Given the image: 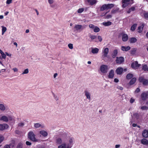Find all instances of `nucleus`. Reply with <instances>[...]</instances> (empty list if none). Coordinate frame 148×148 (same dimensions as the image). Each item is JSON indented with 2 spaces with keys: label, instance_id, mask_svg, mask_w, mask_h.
Returning <instances> with one entry per match:
<instances>
[{
  "label": "nucleus",
  "instance_id": "58",
  "mask_svg": "<svg viewBox=\"0 0 148 148\" xmlns=\"http://www.w3.org/2000/svg\"><path fill=\"white\" fill-rule=\"evenodd\" d=\"M130 10H131V11H134L135 10V8L134 7H131L130 8Z\"/></svg>",
  "mask_w": 148,
  "mask_h": 148
},
{
  "label": "nucleus",
  "instance_id": "40",
  "mask_svg": "<svg viewBox=\"0 0 148 148\" xmlns=\"http://www.w3.org/2000/svg\"><path fill=\"white\" fill-rule=\"evenodd\" d=\"M140 109L142 110H147L148 109V107L145 106H143L141 107Z\"/></svg>",
  "mask_w": 148,
  "mask_h": 148
},
{
  "label": "nucleus",
  "instance_id": "15",
  "mask_svg": "<svg viewBox=\"0 0 148 148\" xmlns=\"http://www.w3.org/2000/svg\"><path fill=\"white\" fill-rule=\"evenodd\" d=\"M118 53L117 49H115L113 51V53L112 54V56L113 58H115L117 56Z\"/></svg>",
  "mask_w": 148,
  "mask_h": 148
},
{
  "label": "nucleus",
  "instance_id": "51",
  "mask_svg": "<svg viewBox=\"0 0 148 148\" xmlns=\"http://www.w3.org/2000/svg\"><path fill=\"white\" fill-rule=\"evenodd\" d=\"M10 147H11L12 148H13L14 146V143H10L9 145Z\"/></svg>",
  "mask_w": 148,
  "mask_h": 148
},
{
  "label": "nucleus",
  "instance_id": "19",
  "mask_svg": "<svg viewBox=\"0 0 148 148\" xmlns=\"http://www.w3.org/2000/svg\"><path fill=\"white\" fill-rule=\"evenodd\" d=\"M137 41V39L135 37H132L129 39V41L130 43H134Z\"/></svg>",
  "mask_w": 148,
  "mask_h": 148
},
{
  "label": "nucleus",
  "instance_id": "7",
  "mask_svg": "<svg viewBox=\"0 0 148 148\" xmlns=\"http://www.w3.org/2000/svg\"><path fill=\"white\" fill-rule=\"evenodd\" d=\"M120 35L122 36V39L123 41L126 42L128 40V36L127 34L122 33L120 34Z\"/></svg>",
  "mask_w": 148,
  "mask_h": 148
},
{
  "label": "nucleus",
  "instance_id": "54",
  "mask_svg": "<svg viewBox=\"0 0 148 148\" xmlns=\"http://www.w3.org/2000/svg\"><path fill=\"white\" fill-rule=\"evenodd\" d=\"M12 0H7L6 1V3L7 4H10Z\"/></svg>",
  "mask_w": 148,
  "mask_h": 148
},
{
  "label": "nucleus",
  "instance_id": "20",
  "mask_svg": "<svg viewBox=\"0 0 148 148\" xmlns=\"http://www.w3.org/2000/svg\"><path fill=\"white\" fill-rule=\"evenodd\" d=\"M141 143L144 145H148V140L146 139L143 138L141 140Z\"/></svg>",
  "mask_w": 148,
  "mask_h": 148
},
{
  "label": "nucleus",
  "instance_id": "31",
  "mask_svg": "<svg viewBox=\"0 0 148 148\" xmlns=\"http://www.w3.org/2000/svg\"><path fill=\"white\" fill-rule=\"evenodd\" d=\"M136 49L135 48H134L132 49L130 51V53L132 55H134L136 53Z\"/></svg>",
  "mask_w": 148,
  "mask_h": 148
},
{
  "label": "nucleus",
  "instance_id": "55",
  "mask_svg": "<svg viewBox=\"0 0 148 148\" xmlns=\"http://www.w3.org/2000/svg\"><path fill=\"white\" fill-rule=\"evenodd\" d=\"M26 144L27 145H29V146L31 145V144H32L31 143H30V142L28 141H27L26 142Z\"/></svg>",
  "mask_w": 148,
  "mask_h": 148
},
{
  "label": "nucleus",
  "instance_id": "60",
  "mask_svg": "<svg viewBox=\"0 0 148 148\" xmlns=\"http://www.w3.org/2000/svg\"><path fill=\"white\" fill-rule=\"evenodd\" d=\"M48 2L50 4H51L53 2V0H48Z\"/></svg>",
  "mask_w": 148,
  "mask_h": 148
},
{
  "label": "nucleus",
  "instance_id": "23",
  "mask_svg": "<svg viewBox=\"0 0 148 148\" xmlns=\"http://www.w3.org/2000/svg\"><path fill=\"white\" fill-rule=\"evenodd\" d=\"M58 148H70L69 146L66 147V143H63L61 145L59 146Z\"/></svg>",
  "mask_w": 148,
  "mask_h": 148
},
{
  "label": "nucleus",
  "instance_id": "17",
  "mask_svg": "<svg viewBox=\"0 0 148 148\" xmlns=\"http://www.w3.org/2000/svg\"><path fill=\"white\" fill-rule=\"evenodd\" d=\"M136 77L132 78L129 83V84L130 85H132L134 84L136 81Z\"/></svg>",
  "mask_w": 148,
  "mask_h": 148
},
{
  "label": "nucleus",
  "instance_id": "56",
  "mask_svg": "<svg viewBox=\"0 0 148 148\" xmlns=\"http://www.w3.org/2000/svg\"><path fill=\"white\" fill-rule=\"evenodd\" d=\"M24 125V124L23 123H20L18 124V126H23Z\"/></svg>",
  "mask_w": 148,
  "mask_h": 148
},
{
  "label": "nucleus",
  "instance_id": "12",
  "mask_svg": "<svg viewBox=\"0 0 148 148\" xmlns=\"http://www.w3.org/2000/svg\"><path fill=\"white\" fill-rule=\"evenodd\" d=\"M131 49V47L129 46L125 47L124 46H122L121 47V49L123 51H127L130 50Z\"/></svg>",
  "mask_w": 148,
  "mask_h": 148
},
{
  "label": "nucleus",
  "instance_id": "13",
  "mask_svg": "<svg viewBox=\"0 0 148 148\" xmlns=\"http://www.w3.org/2000/svg\"><path fill=\"white\" fill-rule=\"evenodd\" d=\"M114 71L113 69H111L109 73V74L108 75L109 78L112 79L114 76Z\"/></svg>",
  "mask_w": 148,
  "mask_h": 148
},
{
  "label": "nucleus",
  "instance_id": "48",
  "mask_svg": "<svg viewBox=\"0 0 148 148\" xmlns=\"http://www.w3.org/2000/svg\"><path fill=\"white\" fill-rule=\"evenodd\" d=\"M130 1V0H122V3H127Z\"/></svg>",
  "mask_w": 148,
  "mask_h": 148
},
{
  "label": "nucleus",
  "instance_id": "52",
  "mask_svg": "<svg viewBox=\"0 0 148 148\" xmlns=\"http://www.w3.org/2000/svg\"><path fill=\"white\" fill-rule=\"evenodd\" d=\"M141 27L140 26L138 27V32L139 33H140L142 32V30H141Z\"/></svg>",
  "mask_w": 148,
  "mask_h": 148
},
{
  "label": "nucleus",
  "instance_id": "29",
  "mask_svg": "<svg viewBox=\"0 0 148 148\" xmlns=\"http://www.w3.org/2000/svg\"><path fill=\"white\" fill-rule=\"evenodd\" d=\"M119 8L113 9L112 10L111 13L112 14H115L119 12Z\"/></svg>",
  "mask_w": 148,
  "mask_h": 148
},
{
  "label": "nucleus",
  "instance_id": "44",
  "mask_svg": "<svg viewBox=\"0 0 148 148\" xmlns=\"http://www.w3.org/2000/svg\"><path fill=\"white\" fill-rule=\"evenodd\" d=\"M68 47L70 49H72L73 48V45L71 43H69L68 45Z\"/></svg>",
  "mask_w": 148,
  "mask_h": 148
},
{
  "label": "nucleus",
  "instance_id": "26",
  "mask_svg": "<svg viewBox=\"0 0 148 148\" xmlns=\"http://www.w3.org/2000/svg\"><path fill=\"white\" fill-rule=\"evenodd\" d=\"M99 49H98L95 48L93 49L92 50V52L93 53H97L99 51Z\"/></svg>",
  "mask_w": 148,
  "mask_h": 148
},
{
  "label": "nucleus",
  "instance_id": "22",
  "mask_svg": "<svg viewBox=\"0 0 148 148\" xmlns=\"http://www.w3.org/2000/svg\"><path fill=\"white\" fill-rule=\"evenodd\" d=\"M40 133L44 137L46 136L47 135V132L44 130H41L40 131Z\"/></svg>",
  "mask_w": 148,
  "mask_h": 148
},
{
  "label": "nucleus",
  "instance_id": "16",
  "mask_svg": "<svg viewBox=\"0 0 148 148\" xmlns=\"http://www.w3.org/2000/svg\"><path fill=\"white\" fill-rule=\"evenodd\" d=\"M87 2L90 3V5H93L97 2L96 0H87Z\"/></svg>",
  "mask_w": 148,
  "mask_h": 148
},
{
  "label": "nucleus",
  "instance_id": "53",
  "mask_svg": "<svg viewBox=\"0 0 148 148\" xmlns=\"http://www.w3.org/2000/svg\"><path fill=\"white\" fill-rule=\"evenodd\" d=\"M1 56L3 58L5 59L6 58V55L4 53L1 54Z\"/></svg>",
  "mask_w": 148,
  "mask_h": 148
},
{
  "label": "nucleus",
  "instance_id": "3",
  "mask_svg": "<svg viewBox=\"0 0 148 148\" xmlns=\"http://www.w3.org/2000/svg\"><path fill=\"white\" fill-rule=\"evenodd\" d=\"M138 80L140 82L142 83L144 85H148V79H145L143 76H140L139 77Z\"/></svg>",
  "mask_w": 148,
  "mask_h": 148
},
{
  "label": "nucleus",
  "instance_id": "61",
  "mask_svg": "<svg viewBox=\"0 0 148 148\" xmlns=\"http://www.w3.org/2000/svg\"><path fill=\"white\" fill-rule=\"evenodd\" d=\"M140 91V89L139 88H137L135 91V92H137V93H138V92H139Z\"/></svg>",
  "mask_w": 148,
  "mask_h": 148
},
{
  "label": "nucleus",
  "instance_id": "64",
  "mask_svg": "<svg viewBox=\"0 0 148 148\" xmlns=\"http://www.w3.org/2000/svg\"><path fill=\"white\" fill-rule=\"evenodd\" d=\"M118 88L121 90H122L123 89V87L121 86H118Z\"/></svg>",
  "mask_w": 148,
  "mask_h": 148
},
{
  "label": "nucleus",
  "instance_id": "24",
  "mask_svg": "<svg viewBox=\"0 0 148 148\" xmlns=\"http://www.w3.org/2000/svg\"><path fill=\"white\" fill-rule=\"evenodd\" d=\"M85 95L86 97V98L89 99H90V93L89 92L87 91L86 90L85 91Z\"/></svg>",
  "mask_w": 148,
  "mask_h": 148
},
{
  "label": "nucleus",
  "instance_id": "47",
  "mask_svg": "<svg viewBox=\"0 0 148 148\" xmlns=\"http://www.w3.org/2000/svg\"><path fill=\"white\" fill-rule=\"evenodd\" d=\"M90 37L92 40H93L97 38V36L95 35H92Z\"/></svg>",
  "mask_w": 148,
  "mask_h": 148
},
{
  "label": "nucleus",
  "instance_id": "50",
  "mask_svg": "<svg viewBox=\"0 0 148 148\" xmlns=\"http://www.w3.org/2000/svg\"><path fill=\"white\" fill-rule=\"evenodd\" d=\"M4 137L2 136H0V143H1L4 140Z\"/></svg>",
  "mask_w": 148,
  "mask_h": 148
},
{
  "label": "nucleus",
  "instance_id": "27",
  "mask_svg": "<svg viewBox=\"0 0 148 148\" xmlns=\"http://www.w3.org/2000/svg\"><path fill=\"white\" fill-rule=\"evenodd\" d=\"M112 23L110 21H108L107 22H103V25L106 26H108L110 25H111Z\"/></svg>",
  "mask_w": 148,
  "mask_h": 148
},
{
  "label": "nucleus",
  "instance_id": "43",
  "mask_svg": "<svg viewBox=\"0 0 148 148\" xmlns=\"http://www.w3.org/2000/svg\"><path fill=\"white\" fill-rule=\"evenodd\" d=\"M29 72V70L27 69L25 70L22 73V74H27Z\"/></svg>",
  "mask_w": 148,
  "mask_h": 148
},
{
  "label": "nucleus",
  "instance_id": "33",
  "mask_svg": "<svg viewBox=\"0 0 148 148\" xmlns=\"http://www.w3.org/2000/svg\"><path fill=\"white\" fill-rule=\"evenodd\" d=\"M94 31L95 32H97L100 31L99 28L97 26H95L93 29Z\"/></svg>",
  "mask_w": 148,
  "mask_h": 148
},
{
  "label": "nucleus",
  "instance_id": "38",
  "mask_svg": "<svg viewBox=\"0 0 148 148\" xmlns=\"http://www.w3.org/2000/svg\"><path fill=\"white\" fill-rule=\"evenodd\" d=\"M62 142V140L60 138H58L56 140V143L57 144H60Z\"/></svg>",
  "mask_w": 148,
  "mask_h": 148
},
{
  "label": "nucleus",
  "instance_id": "25",
  "mask_svg": "<svg viewBox=\"0 0 148 148\" xmlns=\"http://www.w3.org/2000/svg\"><path fill=\"white\" fill-rule=\"evenodd\" d=\"M133 77V75L131 73H129L127 74L126 76V79H130L132 78Z\"/></svg>",
  "mask_w": 148,
  "mask_h": 148
},
{
  "label": "nucleus",
  "instance_id": "14",
  "mask_svg": "<svg viewBox=\"0 0 148 148\" xmlns=\"http://www.w3.org/2000/svg\"><path fill=\"white\" fill-rule=\"evenodd\" d=\"M142 136L145 138H147L148 137V133L147 130L146 129L144 130L142 133Z\"/></svg>",
  "mask_w": 148,
  "mask_h": 148
},
{
  "label": "nucleus",
  "instance_id": "45",
  "mask_svg": "<svg viewBox=\"0 0 148 148\" xmlns=\"http://www.w3.org/2000/svg\"><path fill=\"white\" fill-rule=\"evenodd\" d=\"M89 27L90 28L92 29H93L95 27V25H94L92 24H89Z\"/></svg>",
  "mask_w": 148,
  "mask_h": 148
},
{
  "label": "nucleus",
  "instance_id": "62",
  "mask_svg": "<svg viewBox=\"0 0 148 148\" xmlns=\"http://www.w3.org/2000/svg\"><path fill=\"white\" fill-rule=\"evenodd\" d=\"M4 148H10V147L8 145H6L4 146Z\"/></svg>",
  "mask_w": 148,
  "mask_h": 148
},
{
  "label": "nucleus",
  "instance_id": "10",
  "mask_svg": "<svg viewBox=\"0 0 148 148\" xmlns=\"http://www.w3.org/2000/svg\"><path fill=\"white\" fill-rule=\"evenodd\" d=\"M109 52V49L108 48H105L102 51V53H103V56L104 57H107V56Z\"/></svg>",
  "mask_w": 148,
  "mask_h": 148
},
{
  "label": "nucleus",
  "instance_id": "28",
  "mask_svg": "<svg viewBox=\"0 0 148 148\" xmlns=\"http://www.w3.org/2000/svg\"><path fill=\"white\" fill-rule=\"evenodd\" d=\"M137 24L136 23L134 24L131 27V30L133 31L135 30Z\"/></svg>",
  "mask_w": 148,
  "mask_h": 148
},
{
  "label": "nucleus",
  "instance_id": "18",
  "mask_svg": "<svg viewBox=\"0 0 148 148\" xmlns=\"http://www.w3.org/2000/svg\"><path fill=\"white\" fill-rule=\"evenodd\" d=\"M82 27V26L81 25H75L74 28L76 30H78L81 29H83V28Z\"/></svg>",
  "mask_w": 148,
  "mask_h": 148
},
{
  "label": "nucleus",
  "instance_id": "9",
  "mask_svg": "<svg viewBox=\"0 0 148 148\" xmlns=\"http://www.w3.org/2000/svg\"><path fill=\"white\" fill-rule=\"evenodd\" d=\"M141 65L138 63L137 61H136L134 62H133L131 64V67L132 68H135L139 67Z\"/></svg>",
  "mask_w": 148,
  "mask_h": 148
},
{
  "label": "nucleus",
  "instance_id": "8",
  "mask_svg": "<svg viewBox=\"0 0 148 148\" xmlns=\"http://www.w3.org/2000/svg\"><path fill=\"white\" fill-rule=\"evenodd\" d=\"M9 127L8 125L5 123L0 124V131H2L7 129Z\"/></svg>",
  "mask_w": 148,
  "mask_h": 148
},
{
  "label": "nucleus",
  "instance_id": "39",
  "mask_svg": "<svg viewBox=\"0 0 148 148\" xmlns=\"http://www.w3.org/2000/svg\"><path fill=\"white\" fill-rule=\"evenodd\" d=\"M134 116L135 117L136 119H138L139 117V114L137 113H134L133 114Z\"/></svg>",
  "mask_w": 148,
  "mask_h": 148
},
{
  "label": "nucleus",
  "instance_id": "6",
  "mask_svg": "<svg viewBox=\"0 0 148 148\" xmlns=\"http://www.w3.org/2000/svg\"><path fill=\"white\" fill-rule=\"evenodd\" d=\"M141 97L142 100H145L148 99V92H144L141 95Z\"/></svg>",
  "mask_w": 148,
  "mask_h": 148
},
{
  "label": "nucleus",
  "instance_id": "49",
  "mask_svg": "<svg viewBox=\"0 0 148 148\" xmlns=\"http://www.w3.org/2000/svg\"><path fill=\"white\" fill-rule=\"evenodd\" d=\"M98 39L100 42H101L102 40V38L100 36H98Z\"/></svg>",
  "mask_w": 148,
  "mask_h": 148
},
{
  "label": "nucleus",
  "instance_id": "2",
  "mask_svg": "<svg viewBox=\"0 0 148 148\" xmlns=\"http://www.w3.org/2000/svg\"><path fill=\"white\" fill-rule=\"evenodd\" d=\"M28 138L31 140L36 142L37 141V139L35 138L36 135L32 131L29 132L28 133Z\"/></svg>",
  "mask_w": 148,
  "mask_h": 148
},
{
  "label": "nucleus",
  "instance_id": "46",
  "mask_svg": "<svg viewBox=\"0 0 148 148\" xmlns=\"http://www.w3.org/2000/svg\"><path fill=\"white\" fill-rule=\"evenodd\" d=\"M112 17V15L110 14H108L106 16L105 18L106 19H109V18H111Z\"/></svg>",
  "mask_w": 148,
  "mask_h": 148
},
{
  "label": "nucleus",
  "instance_id": "59",
  "mask_svg": "<svg viewBox=\"0 0 148 148\" xmlns=\"http://www.w3.org/2000/svg\"><path fill=\"white\" fill-rule=\"evenodd\" d=\"M53 95H54V98L57 101L58 100V98L57 97V96H55L54 95V94L53 93Z\"/></svg>",
  "mask_w": 148,
  "mask_h": 148
},
{
  "label": "nucleus",
  "instance_id": "4",
  "mask_svg": "<svg viewBox=\"0 0 148 148\" xmlns=\"http://www.w3.org/2000/svg\"><path fill=\"white\" fill-rule=\"evenodd\" d=\"M108 69V66L107 65L103 64L100 66V70L102 73H107Z\"/></svg>",
  "mask_w": 148,
  "mask_h": 148
},
{
  "label": "nucleus",
  "instance_id": "57",
  "mask_svg": "<svg viewBox=\"0 0 148 148\" xmlns=\"http://www.w3.org/2000/svg\"><path fill=\"white\" fill-rule=\"evenodd\" d=\"M134 101H135L134 99H133L132 98H131V99H130V102L131 103H132L134 102Z\"/></svg>",
  "mask_w": 148,
  "mask_h": 148
},
{
  "label": "nucleus",
  "instance_id": "34",
  "mask_svg": "<svg viewBox=\"0 0 148 148\" xmlns=\"http://www.w3.org/2000/svg\"><path fill=\"white\" fill-rule=\"evenodd\" d=\"M144 17L146 19L148 20V12H145L143 13Z\"/></svg>",
  "mask_w": 148,
  "mask_h": 148
},
{
  "label": "nucleus",
  "instance_id": "63",
  "mask_svg": "<svg viewBox=\"0 0 148 148\" xmlns=\"http://www.w3.org/2000/svg\"><path fill=\"white\" fill-rule=\"evenodd\" d=\"M114 81L115 82L117 83L119 82V80L117 78H115L114 79Z\"/></svg>",
  "mask_w": 148,
  "mask_h": 148
},
{
  "label": "nucleus",
  "instance_id": "5",
  "mask_svg": "<svg viewBox=\"0 0 148 148\" xmlns=\"http://www.w3.org/2000/svg\"><path fill=\"white\" fill-rule=\"evenodd\" d=\"M124 61V59L123 57H116V62L117 64H122Z\"/></svg>",
  "mask_w": 148,
  "mask_h": 148
},
{
  "label": "nucleus",
  "instance_id": "11",
  "mask_svg": "<svg viewBox=\"0 0 148 148\" xmlns=\"http://www.w3.org/2000/svg\"><path fill=\"white\" fill-rule=\"evenodd\" d=\"M123 71V68L120 67L118 68L116 70V71L117 74H121Z\"/></svg>",
  "mask_w": 148,
  "mask_h": 148
},
{
  "label": "nucleus",
  "instance_id": "41",
  "mask_svg": "<svg viewBox=\"0 0 148 148\" xmlns=\"http://www.w3.org/2000/svg\"><path fill=\"white\" fill-rule=\"evenodd\" d=\"M122 7L123 8H125L127 7L129 4V3H123Z\"/></svg>",
  "mask_w": 148,
  "mask_h": 148
},
{
  "label": "nucleus",
  "instance_id": "36",
  "mask_svg": "<svg viewBox=\"0 0 148 148\" xmlns=\"http://www.w3.org/2000/svg\"><path fill=\"white\" fill-rule=\"evenodd\" d=\"M23 146V144L21 142L19 143L18 144L16 148H22Z\"/></svg>",
  "mask_w": 148,
  "mask_h": 148
},
{
  "label": "nucleus",
  "instance_id": "21",
  "mask_svg": "<svg viewBox=\"0 0 148 148\" xmlns=\"http://www.w3.org/2000/svg\"><path fill=\"white\" fill-rule=\"evenodd\" d=\"M0 120L1 121H3L5 122H8V118L5 116H2Z\"/></svg>",
  "mask_w": 148,
  "mask_h": 148
},
{
  "label": "nucleus",
  "instance_id": "32",
  "mask_svg": "<svg viewBox=\"0 0 148 148\" xmlns=\"http://www.w3.org/2000/svg\"><path fill=\"white\" fill-rule=\"evenodd\" d=\"M142 69L145 71H148V66L147 67L146 64L144 65L143 66Z\"/></svg>",
  "mask_w": 148,
  "mask_h": 148
},
{
  "label": "nucleus",
  "instance_id": "37",
  "mask_svg": "<svg viewBox=\"0 0 148 148\" xmlns=\"http://www.w3.org/2000/svg\"><path fill=\"white\" fill-rule=\"evenodd\" d=\"M5 109V107L3 104H0V110L2 111H4Z\"/></svg>",
  "mask_w": 148,
  "mask_h": 148
},
{
  "label": "nucleus",
  "instance_id": "35",
  "mask_svg": "<svg viewBox=\"0 0 148 148\" xmlns=\"http://www.w3.org/2000/svg\"><path fill=\"white\" fill-rule=\"evenodd\" d=\"M34 126L36 128H38L40 127H41L42 128H43V126L38 123L35 124H34Z\"/></svg>",
  "mask_w": 148,
  "mask_h": 148
},
{
  "label": "nucleus",
  "instance_id": "1",
  "mask_svg": "<svg viewBox=\"0 0 148 148\" xmlns=\"http://www.w3.org/2000/svg\"><path fill=\"white\" fill-rule=\"evenodd\" d=\"M114 6V5L112 4H104L100 8V11L107 10L110 9Z\"/></svg>",
  "mask_w": 148,
  "mask_h": 148
},
{
  "label": "nucleus",
  "instance_id": "30",
  "mask_svg": "<svg viewBox=\"0 0 148 148\" xmlns=\"http://www.w3.org/2000/svg\"><path fill=\"white\" fill-rule=\"evenodd\" d=\"M1 27L2 28V35H3L5 33V32L7 30V29L5 27H4L3 26H2Z\"/></svg>",
  "mask_w": 148,
  "mask_h": 148
},
{
  "label": "nucleus",
  "instance_id": "42",
  "mask_svg": "<svg viewBox=\"0 0 148 148\" xmlns=\"http://www.w3.org/2000/svg\"><path fill=\"white\" fill-rule=\"evenodd\" d=\"M84 10V9L83 8H79L77 11L78 13H81L83 12Z\"/></svg>",
  "mask_w": 148,
  "mask_h": 148
}]
</instances>
